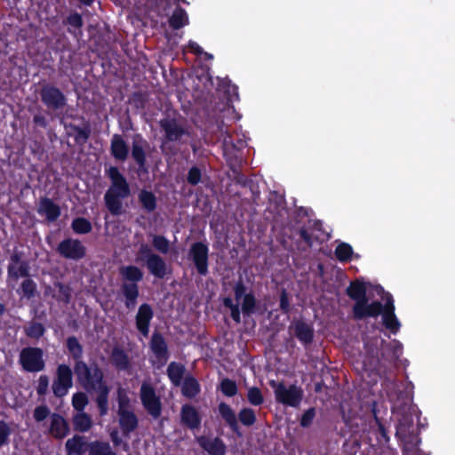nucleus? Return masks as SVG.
Here are the masks:
<instances>
[{
  "mask_svg": "<svg viewBox=\"0 0 455 455\" xmlns=\"http://www.w3.org/2000/svg\"><path fill=\"white\" fill-rule=\"evenodd\" d=\"M363 347V370L379 375L396 365L403 354V345L397 339L387 342L371 339L364 342Z\"/></svg>",
  "mask_w": 455,
  "mask_h": 455,
  "instance_id": "nucleus-1",
  "label": "nucleus"
},
{
  "mask_svg": "<svg viewBox=\"0 0 455 455\" xmlns=\"http://www.w3.org/2000/svg\"><path fill=\"white\" fill-rule=\"evenodd\" d=\"M74 373L77 382L87 391L96 392L95 403L100 416L108 412L110 387L104 379V372L96 362L87 364L84 361L74 363Z\"/></svg>",
  "mask_w": 455,
  "mask_h": 455,
  "instance_id": "nucleus-2",
  "label": "nucleus"
},
{
  "mask_svg": "<svg viewBox=\"0 0 455 455\" xmlns=\"http://www.w3.org/2000/svg\"><path fill=\"white\" fill-rule=\"evenodd\" d=\"M105 175L111 182L104 195L105 205L111 214L120 215L123 210L122 200L131 195L129 183L116 166L105 169Z\"/></svg>",
  "mask_w": 455,
  "mask_h": 455,
  "instance_id": "nucleus-3",
  "label": "nucleus"
},
{
  "mask_svg": "<svg viewBox=\"0 0 455 455\" xmlns=\"http://www.w3.org/2000/svg\"><path fill=\"white\" fill-rule=\"evenodd\" d=\"M346 293L355 301L352 307L354 319L363 320L369 317L376 318L380 315L381 302L374 300L369 303L367 288L363 281L356 279L350 282Z\"/></svg>",
  "mask_w": 455,
  "mask_h": 455,
  "instance_id": "nucleus-4",
  "label": "nucleus"
},
{
  "mask_svg": "<svg viewBox=\"0 0 455 455\" xmlns=\"http://www.w3.org/2000/svg\"><path fill=\"white\" fill-rule=\"evenodd\" d=\"M119 275L123 281L120 291L124 299V306L127 309L132 310L137 306L140 296L138 283L143 280L144 273L139 267L129 265L121 267Z\"/></svg>",
  "mask_w": 455,
  "mask_h": 455,
  "instance_id": "nucleus-5",
  "label": "nucleus"
},
{
  "mask_svg": "<svg viewBox=\"0 0 455 455\" xmlns=\"http://www.w3.org/2000/svg\"><path fill=\"white\" fill-rule=\"evenodd\" d=\"M218 412L232 433L238 437H241L243 435L238 421L241 422L242 425L249 427L254 425L257 420L253 409L244 407L239 411L236 416L231 406L225 402L219 403Z\"/></svg>",
  "mask_w": 455,
  "mask_h": 455,
  "instance_id": "nucleus-6",
  "label": "nucleus"
},
{
  "mask_svg": "<svg viewBox=\"0 0 455 455\" xmlns=\"http://www.w3.org/2000/svg\"><path fill=\"white\" fill-rule=\"evenodd\" d=\"M136 262H143L148 272L158 279H164L167 275V264L157 253H155L149 244L140 243L136 253Z\"/></svg>",
  "mask_w": 455,
  "mask_h": 455,
  "instance_id": "nucleus-7",
  "label": "nucleus"
},
{
  "mask_svg": "<svg viewBox=\"0 0 455 455\" xmlns=\"http://www.w3.org/2000/svg\"><path fill=\"white\" fill-rule=\"evenodd\" d=\"M270 387L274 389L275 398L278 403L286 406L297 408L303 399V390L301 387L291 384L287 387L284 382L271 380Z\"/></svg>",
  "mask_w": 455,
  "mask_h": 455,
  "instance_id": "nucleus-8",
  "label": "nucleus"
},
{
  "mask_svg": "<svg viewBox=\"0 0 455 455\" xmlns=\"http://www.w3.org/2000/svg\"><path fill=\"white\" fill-rule=\"evenodd\" d=\"M41 102L48 111L58 113L67 106L68 99L64 92L52 84H44L39 90Z\"/></svg>",
  "mask_w": 455,
  "mask_h": 455,
  "instance_id": "nucleus-9",
  "label": "nucleus"
},
{
  "mask_svg": "<svg viewBox=\"0 0 455 455\" xmlns=\"http://www.w3.org/2000/svg\"><path fill=\"white\" fill-rule=\"evenodd\" d=\"M19 363L27 372H39L44 370V350L37 347H23L19 355Z\"/></svg>",
  "mask_w": 455,
  "mask_h": 455,
  "instance_id": "nucleus-10",
  "label": "nucleus"
},
{
  "mask_svg": "<svg viewBox=\"0 0 455 455\" xmlns=\"http://www.w3.org/2000/svg\"><path fill=\"white\" fill-rule=\"evenodd\" d=\"M74 369L66 363L58 364L52 383V391L56 398H63L73 387Z\"/></svg>",
  "mask_w": 455,
  "mask_h": 455,
  "instance_id": "nucleus-11",
  "label": "nucleus"
},
{
  "mask_svg": "<svg viewBox=\"0 0 455 455\" xmlns=\"http://www.w3.org/2000/svg\"><path fill=\"white\" fill-rule=\"evenodd\" d=\"M164 135L162 140L161 149L164 153L169 142H180L184 135L189 136V132L179 124L175 118H164L159 122Z\"/></svg>",
  "mask_w": 455,
  "mask_h": 455,
  "instance_id": "nucleus-12",
  "label": "nucleus"
},
{
  "mask_svg": "<svg viewBox=\"0 0 455 455\" xmlns=\"http://www.w3.org/2000/svg\"><path fill=\"white\" fill-rule=\"evenodd\" d=\"M188 259L191 260L196 272L205 276L209 273V247L204 242H195L190 245Z\"/></svg>",
  "mask_w": 455,
  "mask_h": 455,
  "instance_id": "nucleus-13",
  "label": "nucleus"
},
{
  "mask_svg": "<svg viewBox=\"0 0 455 455\" xmlns=\"http://www.w3.org/2000/svg\"><path fill=\"white\" fill-rule=\"evenodd\" d=\"M149 148V143L137 133L132 138L131 156L137 164V173L139 176L148 173V165L147 164V149Z\"/></svg>",
  "mask_w": 455,
  "mask_h": 455,
  "instance_id": "nucleus-14",
  "label": "nucleus"
},
{
  "mask_svg": "<svg viewBox=\"0 0 455 455\" xmlns=\"http://www.w3.org/2000/svg\"><path fill=\"white\" fill-rule=\"evenodd\" d=\"M56 251L64 259L78 261L86 256V247L76 238H66L60 242Z\"/></svg>",
  "mask_w": 455,
  "mask_h": 455,
  "instance_id": "nucleus-15",
  "label": "nucleus"
},
{
  "mask_svg": "<svg viewBox=\"0 0 455 455\" xmlns=\"http://www.w3.org/2000/svg\"><path fill=\"white\" fill-rule=\"evenodd\" d=\"M244 145L245 142L242 140H237L236 143H235L230 135L224 138L222 142L223 156L231 169L242 164Z\"/></svg>",
  "mask_w": 455,
  "mask_h": 455,
  "instance_id": "nucleus-16",
  "label": "nucleus"
},
{
  "mask_svg": "<svg viewBox=\"0 0 455 455\" xmlns=\"http://www.w3.org/2000/svg\"><path fill=\"white\" fill-rule=\"evenodd\" d=\"M140 400L148 413L154 419H158L162 413V403L156 395L155 388L148 383L140 387Z\"/></svg>",
  "mask_w": 455,
  "mask_h": 455,
  "instance_id": "nucleus-17",
  "label": "nucleus"
},
{
  "mask_svg": "<svg viewBox=\"0 0 455 455\" xmlns=\"http://www.w3.org/2000/svg\"><path fill=\"white\" fill-rule=\"evenodd\" d=\"M380 307L383 325L391 333L396 334L400 331L401 323L395 315L394 299L390 293H387L385 297V304L381 303Z\"/></svg>",
  "mask_w": 455,
  "mask_h": 455,
  "instance_id": "nucleus-18",
  "label": "nucleus"
},
{
  "mask_svg": "<svg viewBox=\"0 0 455 455\" xmlns=\"http://www.w3.org/2000/svg\"><path fill=\"white\" fill-rule=\"evenodd\" d=\"M246 286L240 278L235 284L233 291L235 299L239 301L243 298L242 312L244 315L250 316L256 312L257 299L252 292L246 293Z\"/></svg>",
  "mask_w": 455,
  "mask_h": 455,
  "instance_id": "nucleus-19",
  "label": "nucleus"
},
{
  "mask_svg": "<svg viewBox=\"0 0 455 455\" xmlns=\"http://www.w3.org/2000/svg\"><path fill=\"white\" fill-rule=\"evenodd\" d=\"M149 348L154 354L155 357L162 365L165 364L170 358V352L168 344L164 335L158 331L152 333Z\"/></svg>",
  "mask_w": 455,
  "mask_h": 455,
  "instance_id": "nucleus-20",
  "label": "nucleus"
},
{
  "mask_svg": "<svg viewBox=\"0 0 455 455\" xmlns=\"http://www.w3.org/2000/svg\"><path fill=\"white\" fill-rule=\"evenodd\" d=\"M154 318V310L150 304L142 303L135 315V326L138 331L143 336L148 337L152 319Z\"/></svg>",
  "mask_w": 455,
  "mask_h": 455,
  "instance_id": "nucleus-21",
  "label": "nucleus"
},
{
  "mask_svg": "<svg viewBox=\"0 0 455 455\" xmlns=\"http://www.w3.org/2000/svg\"><path fill=\"white\" fill-rule=\"evenodd\" d=\"M45 293L52 296L59 303L68 305L72 299V289L68 284L60 281L53 282L52 286L45 288Z\"/></svg>",
  "mask_w": 455,
  "mask_h": 455,
  "instance_id": "nucleus-22",
  "label": "nucleus"
},
{
  "mask_svg": "<svg viewBox=\"0 0 455 455\" xmlns=\"http://www.w3.org/2000/svg\"><path fill=\"white\" fill-rule=\"evenodd\" d=\"M196 441L200 447L207 451L209 455H225L227 452V446L219 436L210 439L205 435H201L196 438Z\"/></svg>",
  "mask_w": 455,
  "mask_h": 455,
  "instance_id": "nucleus-23",
  "label": "nucleus"
},
{
  "mask_svg": "<svg viewBox=\"0 0 455 455\" xmlns=\"http://www.w3.org/2000/svg\"><path fill=\"white\" fill-rule=\"evenodd\" d=\"M180 422L191 430L201 426L202 418L197 410L191 404H184L180 410Z\"/></svg>",
  "mask_w": 455,
  "mask_h": 455,
  "instance_id": "nucleus-24",
  "label": "nucleus"
},
{
  "mask_svg": "<svg viewBox=\"0 0 455 455\" xmlns=\"http://www.w3.org/2000/svg\"><path fill=\"white\" fill-rule=\"evenodd\" d=\"M68 433L69 426L65 418L60 413H52L49 434L55 439H63L68 435Z\"/></svg>",
  "mask_w": 455,
  "mask_h": 455,
  "instance_id": "nucleus-25",
  "label": "nucleus"
},
{
  "mask_svg": "<svg viewBox=\"0 0 455 455\" xmlns=\"http://www.w3.org/2000/svg\"><path fill=\"white\" fill-rule=\"evenodd\" d=\"M110 154L115 160L125 162L129 156V147L120 134H114L110 141Z\"/></svg>",
  "mask_w": 455,
  "mask_h": 455,
  "instance_id": "nucleus-26",
  "label": "nucleus"
},
{
  "mask_svg": "<svg viewBox=\"0 0 455 455\" xmlns=\"http://www.w3.org/2000/svg\"><path fill=\"white\" fill-rule=\"evenodd\" d=\"M118 422L123 434L128 436L139 425L136 414L132 410L117 411Z\"/></svg>",
  "mask_w": 455,
  "mask_h": 455,
  "instance_id": "nucleus-27",
  "label": "nucleus"
},
{
  "mask_svg": "<svg viewBox=\"0 0 455 455\" xmlns=\"http://www.w3.org/2000/svg\"><path fill=\"white\" fill-rule=\"evenodd\" d=\"M39 214H44L49 222L56 221L60 216V207L51 198L42 197L37 209Z\"/></svg>",
  "mask_w": 455,
  "mask_h": 455,
  "instance_id": "nucleus-28",
  "label": "nucleus"
},
{
  "mask_svg": "<svg viewBox=\"0 0 455 455\" xmlns=\"http://www.w3.org/2000/svg\"><path fill=\"white\" fill-rule=\"evenodd\" d=\"M294 335L305 347L310 345L315 337L314 329L302 320L294 323Z\"/></svg>",
  "mask_w": 455,
  "mask_h": 455,
  "instance_id": "nucleus-29",
  "label": "nucleus"
},
{
  "mask_svg": "<svg viewBox=\"0 0 455 455\" xmlns=\"http://www.w3.org/2000/svg\"><path fill=\"white\" fill-rule=\"evenodd\" d=\"M110 362L118 371H126L132 366L128 354L120 347L112 348Z\"/></svg>",
  "mask_w": 455,
  "mask_h": 455,
  "instance_id": "nucleus-30",
  "label": "nucleus"
},
{
  "mask_svg": "<svg viewBox=\"0 0 455 455\" xmlns=\"http://www.w3.org/2000/svg\"><path fill=\"white\" fill-rule=\"evenodd\" d=\"M30 276V266L28 260H23L20 265L8 264L7 279L8 282H17L20 277Z\"/></svg>",
  "mask_w": 455,
  "mask_h": 455,
  "instance_id": "nucleus-31",
  "label": "nucleus"
},
{
  "mask_svg": "<svg viewBox=\"0 0 455 455\" xmlns=\"http://www.w3.org/2000/svg\"><path fill=\"white\" fill-rule=\"evenodd\" d=\"M138 201L141 209L147 213H152L157 208V198L150 190L145 188L140 189L138 193Z\"/></svg>",
  "mask_w": 455,
  "mask_h": 455,
  "instance_id": "nucleus-32",
  "label": "nucleus"
},
{
  "mask_svg": "<svg viewBox=\"0 0 455 455\" xmlns=\"http://www.w3.org/2000/svg\"><path fill=\"white\" fill-rule=\"evenodd\" d=\"M89 443L84 436L76 435L66 442V450L68 455H83L84 452L88 453Z\"/></svg>",
  "mask_w": 455,
  "mask_h": 455,
  "instance_id": "nucleus-33",
  "label": "nucleus"
},
{
  "mask_svg": "<svg viewBox=\"0 0 455 455\" xmlns=\"http://www.w3.org/2000/svg\"><path fill=\"white\" fill-rule=\"evenodd\" d=\"M185 372V365L177 362L170 363L166 370L167 376L174 387H180L181 385Z\"/></svg>",
  "mask_w": 455,
  "mask_h": 455,
  "instance_id": "nucleus-34",
  "label": "nucleus"
},
{
  "mask_svg": "<svg viewBox=\"0 0 455 455\" xmlns=\"http://www.w3.org/2000/svg\"><path fill=\"white\" fill-rule=\"evenodd\" d=\"M181 393L187 398H194L201 392L198 380L192 375H187L181 383Z\"/></svg>",
  "mask_w": 455,
  "mask_h": 455,
  "instance_id": "nucleus-35",
  "label": "nucleus"
},
{
  "mask_svg": "<svg viewBox=\"0 0 455 455\" xmlns=\"http://www.w3.org/2000/svg\"><path fill=\"white\" fill-rule=\"evenodd\" d=\"M88 448V455H117L108 441H90Z\"/></svg>",
  "mask_w": 455,
  "mask_h": 455,
  "instance_id": "nucleus-36",
  "label": "nucleus"
},
{
  "mask_svg": "<svg viewBox=\"0 0 455 455\" xmlns=\"http://www.w3.org/2000/svg\"><path fill=\"white\" fill-rule=\"evenodd\" d=\"M67 349L74 360V363L83 362L84 347L75 336H70L66 340Z\"/></svg>",
  "mask_w": 455,
  "mask_h": 455,
  "instance_id": "nucleus-37",
  "label": "nucleus"
},
{
  "mask_svg": "<svg viewBox=\"0 0 455 455\" xmlns=\"http://www.w3.org/2000/svg\"><path fill=\"white\" fill-rule=\"evenodd\" d=\"M188 24V16L185 9L178 6L173 11L169 19V25L172 28L177 30Z\"/></svg>",
  "mask_w": 455,
  "mask_h": 455,
  "instance_id": "nucleus-38",
  "label": "nucleus"
},
{
  "mask_svg": "<svg viewBox=\"0 0 455 455\" xmlns=\"http://www.w3.org/2000/svg\"><path fill=\"white\" fill-rule=\"evenodd\" d=\"M65 24L68 25V32L76 37L82 36L81 28L84 26V20L82 15L78 12L70 13L64 21Z\"/></svg>",
  "mask_w": 455,
  "mask_h": 455,
  "instance_id": "nucleus-39",
  "label": "nucleus"
},
{
  "mask_svg": "<svg viewBox=\"0 0 455 455\" xmlns=\"http://www.w3.org/2000/svg\"><path fill=\"white\" fill-rule=\"evenodd\" d=\"M36 292L37 285L31 278V275L29 277H25L20 285L18 293L27 299H31L36 296Z\"/></svg>",
  "mask_w": 455,
  "mask_h": 455,
  "instance_id": "nucleus-40",
  "label": "nucleus"
},
{
  "mask_svg": "<svg viewBox=\"0 0 455 455\" xmlns=\"http://www.w3.org/2000/svg\"><path fill=\"white\" fill-rule=\"evenodd\" d=\"M73 426L76 431L84 433L90 430L92 426V421L87 413L79 411V413L73 417Z\"/></svg>",
  "mask_w": 455,
  "mask_h": 455,
  "instance_id": "nucleus-41",
  "label": "nucleus"
},
{
  "mask_svg": "<svg viewBox=\"0 0 455 455\" xmlns=\"http://www.w3.org/2000/svg\"><path fill=\"white\" fill-rule=\"evenodd\" d=\"M71 228L75 234L86 235L92 232V225L86 218L76 217L72 220Z\"/></svg>",
  "mask_w": 455,
  "mask_h": 455,
  "instance_id": "nucleus-42",
  "label": "nucleus"
},
{
  "mask_svg": "<svg viewBox=\"0 0 455 455\" xmlns=\"http://www.w3.org/2000/svg\"><path fill=\"white\" fill-rule=\"evenodd\" d=\"M353 248L347 243H340L335 248V257L339 262H348L352 259Z\"/></svg>",
  "mask_w": 455,
  "mask_h": 455,
  "instance_id": "nucleus-43",
  "label": "nucleus"
},
{
  "mask_svg": "<svg viewBox=\"0 0 455 455\" xmlns=\"http://www.w3.org/2000/svg\"><path fill=\"white\" fill-rule=\"evenodd\" d=\"M218 390L227 397H233L237 394L238 387L235 380L224 378L220 380Z\"/></svg>",
  "mask_w": 455,
  "mask_h": 455,
  "instance_id": "nucleus-44",
  "label": "nucleus"
},
{
  "mask_svg": "<svg viewBox=\"0 0 455 455\" xmlns=\"http://www.w3.org/2000/svg\"><path fill=\"white\" fill-rule=\"evenodd\" d=\"M24 331L28 338L39 339L44 336L45 328L41 323L32 321L25 327Z\"/></svg>",
  "mask_w": 455,
  "mask_h": 455,
  "instance_id": "nucleus-45",
  "label": "nucleus"
},
{
  "mask_svg": "<svg viewBox=\"0 0 455 455\" xmlns=\"http://www.w3.org/2000/svg\"><path fill=\"white\" fill-rule=\"evenodd\" d=\"M72 130L76 132L75 134V141L77 144H84L87 142L91 136V127L87 124L84 127H80L77 125H72Z\"/></svg>",
  "mask_w": 455,
  "mask_h": 455,
  "instance_id": "nucleus-46",
  "label": "nucleus"
},
{
  "mask_svg": "<svg viewBox=\"0 0 455 455\" xmlns=\"http://www.w3.org/2000/svg\"><path fill=\"white\" fill-rule=\"evenodd\" d=\"M152 245L156 251L162 254H167L170 251V242L164 235H154Z\"/></svg>",
  "mask_w": 455,
  "mask_h": 455,
  "instance_id": "nucleus-47",
  "label": "nucleus"
},
{
  "mask_svg": "<svg viewBox=\"0 0 455 455\" xmlns=\"http://www.w3.org/2000/svg\"><path fill=\"white\" fill-rule=\"evenodd\" d=\"M247 400L253 406H259L264 403V396L258 387H251L247 392Z\"/></svg>",
  "mask_w": 455,
  "mask_h": 455,
  "instance_id": "nucleus-48",
  "label": "nucleus"
},
{
  "mask_svg": "<svg viewBox=\"0 0 455 455\" xmlns=\"http://www.w3.org/2000/svg\"><path fill=\"white\" fill-rule=\"evenodd\" d=\"M116 401L118 403L117 411H127L131 406V400L127 395V392L122 387H119L116 390Z\"/></svg>",
  "mask_w": 455,
  "mask_h": 455,
  "instance_id": "nucleus-49",
  "label": "nucleus"
},
{
  "mask_svg": "<svg viewBox=\"0 0 455 455\" xmlns=\"http://www.w3.org/2000/svg\"><path fill=\"white\" fill-rule=\"evenodd\" d=\"M88 402V396L84 392H76L72 396V406L77 411H84Z\"/></svg>",
  "mask_w": 455,
  "mask_h": 455,
  "instance_id": "nucleus-50",
  "label": "nucleus"
},
{
  "mask_svg": "<svg viewBox=\"0 0 455 455\" xmlns=\"http://www.w3.org/2000/svg\"><path fill=\"white\" fill-rule=\"evenodd\" d=\"M50 379L48 375L42 374L39 376L37 385L36 387V394L39 397H44L47 395L49 389Z\"/></svg>",
  "mask_w": 455,
  "mask_h": 455,
  "instance_id": "nucleus-51",
  "label": "nucleus"
},
{
  "mask_svg": "<svg viewBox=\"0 0 455 455\" xmlns=\"http://www.w3.org/2000/svg\"><path fill=\"white\" fill-rule=\"evenodd\" d=\"M51 410L50 408L45 405H38L34 409L33 411V418L36 422H42L44 421L48 416L51 417Z\"/></svg>",
  "mask_w": 455,
  "mask_h": 455,
  "instance_id": "nucleus-52",
  "label": "nucleus"
},
{
  "mask_svg": "<svg viewBox=\"0 0 455 455\" xmlns=\"http://www.w3.org/2000/svg\"><path fill=\"white\" fill-rule=\"evenodd\" d=\"M202 180V171L197 166H192L187 175V182L191 186H196Z\"/></svg>",
  "mask_w": 455,
  "mask_h": 455,
  "instance_id": "nucleus-53",
  "label": "nucleus"
},
{
  "mask_svg": "<svg viewBox=\"0 0 455 455\" xmlns=\"http://www.w3.org/2000/svg\"><path fill=\"white\" fill-rule=\"evenodd\" d=\"M315 414L316 411L315 407H310L307 410H306L304 413L301 415L299 420L300 426L304 428L309 427L313 423Z\"/></svg>",
  "mask_w": 455,
  "mask_h": 455,
  "instance_id": "nucleus-54",
  "label": "nucleus"
},
{
  "mask_svg": "<svg viewBox=\"0 0 455 455\" xmlns=\"http://www.w3.org/2000/svg\"><path fill=\"white\" fill-rule=\"evenodd\" d=\"M11 433L12 431L8 424L4 420H0V447L9 444Z\"/></svg>",
  "mask_w": 455,
  "mask_h": 455,
  "instance_id": "nucleus-55",
  "label": "nucleus"
},
{
  "mask_svg": "<svg viewBox=\"0 0 455 455\" xmlns=\"http://www.w3.org/2000/svg\"><path fill=\"white\" fill-rule=\"evenodd\" d=\"M279 307L283 314H289L291 312L289 296L285 289H282L281 291Z\"/></svg>",
  "mask_w": 455,
  "mask_h": 455,
  "instance_id": "nucleus-56",
  "label": "nucleus"
},
{
  "mask_svg": "<svg viewBox=\"0 0 455 455\" xmlns=\"http://www.w3.org/2000/svg\"><path fill=\"white\" fill-rule=\"evenodd\" d=\"M299 235L300 238L307 243V245L308 247H311L313 245V243H314L313 237L305 227H302L299 229Z\"/></svg>",
  "mask_w": 455,
  "mask_h": 455,
  "instance_id": "nucleus-57",
  "label": "nucleus"
},
{
  "mask_svg": "<svg viewBox=\"0 0 455 455\" xmlns=\"http://www.w3.org/2000/svg\"><path fill=\"white\" fill-rule=\"evenodd\" d=\"M111 442L113 443V445L115 447H118L121 444H123V440L120 438L118 435V431L116 429H114L109 434ZM128 448L127 443H124V450H126Z\"/></svg>",
  "mask_w": 455,
  "mask_h": 455,
  "instance_id": "nucleus-58",
  "label": "nucleus"
},
{
  "mask_svg": "<svg viewBox=\"0 0 455 455\" xmlns=\"http://www.w3.org/2000/svg\"><path fill=\"white\" fill-rule=\"evenodd\" d=\"M375 419L378 424V430L380 435L381 440H383L386 443L388 442L389 436L387 435V431L385 426L380 422V420L377 417H375Z\"/></svg>",
  "mask_w": 455,
  "mask_h": 455,
  "instance_id": "nucleus-59",
  "label": "nucleus"
},
{
  "mask_svg": "<svg viewBox=\"0 0 455 455\" xmlns=\"http://www.w3.org/2000/svg\"><path fill=\"white\" fill-rule=\"evenodd\" d=\"M241 311L242 308H239V305H235L234 307L230 308V315L231 318L236 323H241Z\"/></svg>",
  "mask_w": 455,
  "mask_h": 455,
  "instance_id": "nucleus-60",
  "label": "nucleus"
},
{
  "mask_svg": "<svg viewBox=\"0 0 455 455\" xmlns=\"http://www.w3.org/2000/svg\"><path fill=\"white\" fill-rule=\"evenodd\" d=\"M188 48L194 54L197 56H201L204 53L203 48L196 42L190 40L188 42Z\"/></svg>",
  "mask_w": 455,
  "mask_h": 455,
  "instance_id": "nucleus-61",
  "label": "nucleus"
},
{
  "mask_svg": "<svg viewBox=\"0 0 455 455\" xmlns=\"http://www.w3.org/2000/svg\"><path fill=\"white\" fill-rule=\"evenodd\" d=\"M33 123L43 128H45L48 124L46 118L42 115H35L33 116Z\"/></svg>",
  "mask_w": 455,
  "mask_h": 455,
  "instance_id": "nucleus-62",
  "label": "nucleus"
},
{
  "mask_svg": "<svg viewBox=\"0 0 455 455\" xmlns=\"http://www.w3.org/2000/svg\"><path fill=\"white\" fill-rule=\"evenodd\" d=\"M23 260L24 259H21V254L20 252L14 251L10 256V262H9V264L20 265V262H22Z\"/></svg>",
  "mask_w": 455,
  "mask_h": 455,
  "instance_id": "nucleus-63",
  "label": "nucleus"
},
{
  "mask_svg": "<svg viewBox=\"0 0 455 455\" xmlns=\"http://www.w3.org/2000/svg\"><path fill=\"white\" fill-rule=\"evenodd\" d=\"M222 303L225 307L229 308V309L234 307L235 305H237V303L233 302V299L230 297L224 298L222 300Z\"/></svg>",
  "mask_w": 455,
  "mask_h": 455,
  "instance_id": "nucleus-64",
  "label": "nucleus"
}]
</instances>
